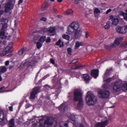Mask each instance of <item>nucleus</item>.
Returning a JSON list of instances; mask_svg holds the SVG:
<instances>
[{"label":"nucleus","mask_w":127,"mask_h":127,"mask_svg":"<svg viewBox=\"0 0 127 127\" xmlns=\"http://www.w3.org/2000/svg\"><path fill=\"white\" fill-rule=\"evenodd\" d=\"M44 87L46 89H48L50 88V86L48 85H46L44 86Z\"/></svg>","instance_id":"nucleus-54"},{"label":"nucleus","mask_w":127,"mask_h":127,"mask_svg":"<svg viewBox=\"0 0 127 127\" xmlns=\"http://www.w3.org/2000/svg\"><path fill=\"white\" fill-rule=\"evenodd\" d=\"M80 68V66L79 65L76 66L75 67V68L76 69H79Z\"/></svg>","instance_id":"nucleus-61"},{"label":"nucleus","mask_w":127,"mask_h":127,"mask_svg":"<svg viewBox=\"0 0 127 127\" xmlns=\"http://www.w3.org/2000/svg\"><path fill=\"white\" fill-rule=\"evenodd\" d=\"M74 36L75 38H78L80 32L78 30H75Z\"/></svg>","instance_id":"nucleus-31"},{"label":"nucleus","mask_w":127,"mask_h":127,"mask_svg":"<svg viewBox=\"0 0 127 127\" xmlns=\"http://www.w3.org/2000/svg\"><path fill=\"white\" fill-rule=\"evenodd\" d=\"M86 99L87 104L89 105H95L97 101V97L92 94L90 91L87 92Z\"/></svg>","instance_id":"nucleus-3"},{"label":"nucleus","mask_w":127,"mask_h":127,"mask_svg":"<svg viewBox=\"0 0 127 127\" xmlns=\"http://www.w3.org/2000/svg\"><path fill=\"white\" fill-rule=\"evenodd\" d=\"M78 116L77 115H71L70 116V118L72 121H74L75 120V119L78 118Z\"/></svg>","instance_id":"nucleus-25"},{"label":"nucleus","mask_w":127,"mask_h":127,"mask_svg":"<svg viewBox=\"0 0 127 127\" xmlns=\"http://www.w3.org/2000/svg\"><path fill=\"white\" fill-rule=\"evenodd\" d=\"M40 127H55L57 124L56 121L52 118L44 117L39 120Z\"/></svg>","instance_id":"nucleus-1"},{"label":"nucleus","mask_w":127,"mask_h":127,"mask_svg":"<svg viewBox=\"0 0 127 127\" xmlns=\"http://www.w3.org/2000/svg\"><path fill=\"white\" fill-rule=\"evenodd\" d=\"M111 69H107L106 72L105 73L103 76V78L104 79H105L107 77L109 74V72L111 71Z\"/></svg>","instance_id":"nucleus-23"},{"label":"nucleus","mask_w":127,"mask_h":127,"mask_svg":"<svg viewBox=\"0 0 127 127\" xmlns=\"http://www.w3.org/2000/svg\"><path fill=\"white\" fill-rule=\"evenodd\" d=\"M118 22L119 21L118 19L116 18H114L113 20L112 24L113 25H116L118 24Z\"/></svg>","instance_id":"nucleus-22"},{"label":"nucleus","mask_w":127,"mask_h":127,"mask_svg":"<svg viewBox=\"0 0 127 127\" xmlns=\"http://www.w3.org/2000/svg\"><path fill=\"white\" fill-rule=\"evenodd\" d=\"M5 55V53H4V51H1L0 50V57L3 56Z\"/></svg>","instance_id":"nucleus-43"},{"label":"nucleus","mask_w":127,"mask_h":127,"mask_svg":"<svg viewBox=\"0 0 127 127\" xmlns=\"http://www.w3.org/2000/svg\"><path fill=\"white\" fill-rule=\"evenodd\" d=\"M62 37L65 39L68 40L70 38L69 36L68 35L64 34L62 36Z\"/></svg>","instance_id":"nucleus-32"},{"label":"nucleus","mask_w":127,"mask_h":127,"mask_svg":"<svg viewBox=\"0 0 127 127\" xmlns=\"http://www.w3.org/2000/svg\"><path fill=\"white\" fill-rule=\"evenodd\" d=\"M73 100L78 101L79 102L77 106V108L80 109L83 106V100L82 99V94L81 91L78 89H75L74 92Z\"/></svg>","instance_id":"nucleus-2"},{"label":"nucleus","mask_w":127,"mask_h":127,"mask_svg":"<svg viewBox=\"0 0 127 127\" xmlns=\"http://www.w3.org/2000/svg\"><path fill=\"white\" fill-rule=\"evenodd\" d=\"M73 12V11L71 10H68L66 12L67 15H70L72 14Z\"/></svg>","instance_id":"nucleus-38"},{"label":"nucleus","mask_w":127,"mask_h":127,"mask_svg":"<svg viewBox=\"0 0 127 127\" xmlns=\"http://www.w3.org/2000/svg\"><path fill=\"white\" fill-rule=\"evenodd\" d=\"M121 46L123 48L127 47V41L122 43Z\"/></svg>","instance_id":"nucleus-34"},{"label":"nucleus","mask_w":127,"mask_h":127,"mask_svg":"<svg viewBox=\"0 0 127 127\" xmlns=\"http://www.w3.org/2000/svg\"><path fill=\"white\" fill-rule=\"evenodd\" d=\"M70 25L75 30H77L79 27L78 23L76 22H73L70 24Z\"/></svg>","instance_id":"nucleus-11"},{"label":"nucleus","mask_w":127,"mask_h":127,"mask_svg":"<svg viewBox=\"0 0 127 127\" xmlns=\"http://www.w3.org/2000/svg\"><path fill=\"white\" fill-rule=\"evenodd\" d=\"M42 44L40 42H38L37 43V47L38 49L40 48L42 46Z\"/></svg>","instance_id":"nucleus-40"},{"label":"nucleus","mask_w":127,"mask_h":127,"mask_svg":"<svg viewBox=\"0 0 127 127\" xmlns=\"http://www.w3.org/2000/svg\"><path fill=\"white\" fill-rule=\"evenodd\" d=\"M49 5V4L46 3L45 4H43L42 5L41 9L42 10H43L47 8Z\"/></svg>","instance_id":"nucleus-30"},{"label":"nucleus","mask_w":127,"mask_h":127,"mask_svg":"<svg viewBox=\"0 0 127 127\" xmlns=\"http://www.w3.org/2000/svg\"><path fill=\"white\" fill-rule=\"evenodd\" d=\"M5 89V87L4 86H3L2 87H1L0 88V90H4Z\"/></svg>","instance_id":"nucleus-59"},{"label":"nucleus","mask_w":127,"mask_h":127,"mask_svg":"<svg viewBox=\"0 0 127 127\" xmlns=\"http://www.w3.org/2000/svg\"><path fill=\"white\" fill-rule=\"evenodd\" d=\"M6 37L4 32L2 30H0V38L2 39Z\"/></svg>","instance_id":"nucleus-19"},{"label":"nucleus","mask_w":127,"mask_h":127,"mask_svg":"<svg viewBox=\"0 0 127 127\" xmlns=\"http://www.w3.org/2000/svg\"><path fill=\"white\" fill-rule=\"evenodd\" d=\"M98 69H95L93 70L91 73L92 76L96 78L98 76Z\"/></svg>","instance_id":"nucleus-14"},{"label":"nucleus","mask_w":127,"mask_h":127,"mask_svg":"<svg viewBox=\"0 0 127 127\" xmlns=\"http://www.w3.org/2000/svg\"><path fill=\"white\" fill-rule=\"evenodd\" d=\"M50 62L52 64H55V61L54 60L51 59L50 60Z\"/></svg>","instance_id":"nucleus-52"},{"label":"nucleus","mask_w":127,"mask_h":127,"mask_svg":"<svg viewBox=\"0 0 127 127\" xmlns=\"http://www.w3.org/2000/svg\"><path fill=\"white\" fill-rule=\"evenodd\" d=\"M75 4H77L78 3V1L77 0H75Z\"/></svg>","instance_id":"nucleus-62"},{"label":"nucleus","mask_w":127,"mask_h":127,"mask_svg":"<svg viewBox=\"0 0 127 127\" xmlns=\"http://www.w3.org/2000/svg\"><path fill=\"white\" fill-rule=\"evenodd\" d=\"M46 37L45 36L41 37L39 39V40L41 42H43L45 40Z\"/></svg>","instance_id":"nucleus-35"},{"label":"nucleus","mask_w":127,"mask_h":127,"mask_svg":"<svg viewBox=\"0 0 127 127\" xmlns=\"http://www.w3.org/2000/svg\"><path fill=\"white\" fill-rule=\"evenodd\" d=\"M40 20L41 21H46V19L45 18L42 17L40 19Z\"/></svg>","instance_id":"nucleus-48"},{"label":"nucleus","mask_w":127,"mask_h":127,"mask_svg":"<svg viewBox=\"0 0 127 127\" xmlns=\"http://www.w3.org/2000/svg\"><path fill=\"white\" fill-rule=\"evenodd\" d=\"M112 11V9H109L107 10L106 12V14H108L109 12H110Z\"/></svg>","instance_id":"nucleus-50"},{"label":"nucleus","mask_w":127,"mask_h":127,"mask_svg":"<svg viewBox=\"0 0 127 127\" xmlns=\"http://www.w3.org/2000/svg\"><path fill=\"white\" fill-rule=\"evenodd\" d=\"M31 106V104H27V105H26V108H28L29 107H30Z\"/></svg>","instance_id":"nucleus-60"},{"label":"nucleus","mask_w":127,"mask_h":127,"mask_svg":"<svg viewBox=\"0 0 127 127\" xmlns=\"http://www.w3.org/2000/svg\"><path fill=\"white\" fill-rule=\"evenodd\" d=\"M112 79L111 78H108L107 79L104 80V81L105 82H107L108 83H109L112 81Z\"/></svg>","instance_id":"nucleus-41"},{"label":"nucleus","mask_w":127,"mask_h":127,"mask_svg":"<svg viewBox=\"0 0 127 127\" xmlns=\"http://www.w3.org/2000/svg\"><path fill=\"white\" fill-rule=\"evenodd\" d=\"M82 45V42H79L78 41H77L75 43V48L77 49L80 46Z\"/></svg>","instance_id":"nucleus-27"},{"label":"nucleus","mask_w":127,"mask_h":127,"mask_svg":"<svg viewBox=\"0 0 127 127\" xmlns=\"http://www.w3.org/2000/svg\"><path fill=\"white\" fill-rule=\"evenodd\" d=\"M23 0H19L18 2V4H20L21 3H22L23 2Z\"/></svg>","instance_id":"nucleus-58"},{"label":"nucleus","mask_w":127,"mask_h":127,"mask_svg":"<svg viewBox=\"0 0 127 127\" xmlns=\"http://www.w3.org/2000/svg\"><path fill=\"white\" fill-rule=\"evenodd\" d=\"M79 127H85L82 124H81Z\"/></svg>","instance_id":"nucleus-64"},{"label":"nucleus","mask_w":127,"mask_h":127,"mask_svg":"<svg viewBox=\"0 0 127 127\" xmlns=\"http://www.w3.org/2000/svg\"><path fill=\"white\" fill-rule=\"evenodd\" d=\"M124 37H121L119 38H116L115 40L114 43L115 45H118L122 41ZM116 46V45H115Z\"/></svg>","instance_id":"nucleus-12"},{"label":"nucleus","mask_w":127,"mask_h":127,"mask_svg":"<svg viewBox=\"0 0 127 127\" xmlns=\"http://www.w3.org/2000/svg\"><path fill=\"white\" fill-rule=\"evenodd\" d=\"M9 110L11 111H13V107L12 106H11L9 107Z\"/></svg>","instance_id":"nucleus-56"},{"label":"nucleus","mask_w":127,"mask_h":127,"mask_svg":"<svg viewBox=\"0 0 127 127\" xmlns=\"http://www.w3.org/2000/svg\"><path fill=\"white\" fill-rule=\"evenodd\" d=\"M94 12L95 13H99L100 12V11L98 8H95V9Z\"/></svg>","instance_id":"nucleus-37"},{"label":"nucleus","mask_w":127,"mask_h":127,"mask_svg":"<svg viewBox=\"0 0 127 127\" xmlns=\"http://www.w3.org/2000/svg\"><path fill=\"white\" fill-rule=\"evenodd\" d=\"M77 60V59H74L72 61L71 63L75 64L78 61Z\"/></svg>","instance_id":"nucleus-47"},{"label":"nucleus","mask_w":127,"mask_h":127,"mask_svg":"<svg viewBox=\"0 0 127 127\" xmlns=\"http://www.w3.org/2000/svg\"><path fill=\"white\" fill-rule=\"evenodd\" d=\"M0 69L1 70L0 71L1 73L7 71V68L4 66L0 67Z\"/></svg>","instance_id":"nucleus-28"},{"label":"nucleus","mask_w":127,"mask_h":127,"mask_svg":"<svg viewBox=\"0 0 127 127\" xmlns=\"http://www.w3.org/2000/svg\"><path fill=\"white\" fill-rule=\"evenodd\" d=\"M14 119H12L9 121L8 127H14Z\"/></svg>","instance_id":"nucleus-18"},{"label":"nucleus","mask_w":127,"mask_h":127,"mask_svg":"<svg viewBox=\"0 0 127 127\" xmlns=\"http://www.w3.org/2000/svg\"><path fill=\"white\" fill-rule=\"evenodd\" d=\"M110 21L108 22H107L106 25L104 26V28L105 29H108L110 27Z\"/></svg>","instance_id":"nucleus-33"},{"label":"nucleus","mask_w":127,"mask_h":127,"mask_svg":"<svg viewBox=\"0 0 127 127\" xmlns=\"http://www.w3.org/2000/svg\"><path fill=\"white\" fill-rule=\"evenodd\" d=\"M67 122H62L60 123V127H66L67 126Z\"/></svg>","instance_id":"nucleus-29"},{"label":"nucleus","mask_w":127,"mask_h":127,"mask_svg":"<svg viewBox=\"0 0 127 127\" xmlns=\"http://www.w3.org/2000/svg\"><path fill=\"white\" fill-rule=\"evenodd\" d=\"M4 116L3 112L0 110V122L2 121L4 119Z\"/></svg>","instance_id":"nucleus-24"},{"label":"nucleus","mask_w":127,"mask_h":127,"mask_svg":"<svg viewBox=\"0 0 127 127\" xmlns=\"http://www.w3.org/2000/svg\"><path fill=\"white\" fill-rule=\"evenodd\" d=\"M26 47H23L18 52V54L19 55H22L23 54L25 53L27 51Z\"/></svg>","instance_id":"nucleus-15"},{"label":"nucleus","mask_w":127,"mask_h":127,"mask_svg":"<svg viewBox=\"0 0 127 127\" xmlns=\"http://www.w3.org/2000/svg\"><path fill=\"white\" fill-rule=\"evenodd\" d=\"M53 11L55 13H58V11L54 7H53Z\"/></svg>","instance_id":"nucleus-51"},{"label":"nucleus","mask_w":127,"mask_h":127,"mask_svg":"<svg viewBox=\"0 0 127 127\" xmlns=\"http://www.w3.org/2000/svg\"><path fill=\"white\" fill-rule=\"evenodd\" d=\"M83 78L85 81H86V83H88L90 80L89 77L87 74H84L83 75Z\"/></svg>","instance_id":"nucleus-20"},{"label":"nucleus","mask_w":127,"mask_h":127,"mask_svg":"<svg viewBox=\"0 0 127 127\" xmlns=\"http://www.w3.org/2000/svg\"><path fill=\"white\" fill-rule=\"evenodd\" d=\"M85 36L86 37L88 38V36L89 35L88 33L87 32H85Z\"/></svg>","instance_id":"nucleus-53"},{"label":"nucleus","mask_w":127,"mask_h":127,"mask_svg":"<svg viewBox=\"0 0 127 127\" xmlns=\"http://www.w3.org/2000/svg\"><path fill=\"white\" fill-rule=\"evenodd\" d=\"M46 42L47 43L50 42L51 41V39L50 37H47V39H45Z\"/></svg>","instance_id":"nucleus-46"},{"label":"nucleus","mask_w":127,"mask_h":127,"mask_svg":"<svg viewBox=\"0 0 127 127\" xmlns=\"http://www.w3.org/2000/svg\"><path fill=\"white\" fill-rule=\"evenodd\" d=\"M12 43H10L3 50L4 52V53H5V55L8 53L11 52L10 50L12 47Z\"/></svg>","instance_id":"nucleus-10"},{"label":"nucleus","mask_w":127,"mask_h":127,"mask_svg":"<svg viewBox=\"0 0 127 127\" xmlns=\"http://www.w3.org/2000/svg\"><path fill=\"white\" fill-rule=\"evenodd\" d=\"M105 120L102 121L100 123H97L95 125V127H104L108 124V122L109 120L108 119H106L105 117Z\"/></svg>","instance_id":"nucleus-7"},{"label":"nucleus","mask_w":127,"mask_h":127,"mask_svg":"<svg viewBox=\"0 0 127 127\" xmlns=\"http://www.w3.org/2000/svg\"><path fill=\"white\" fill-rule=\"evenodd\" d=\"M116 29L117 32L119 33H125L127 31V30H126L124 26L122 27L117 26L116 28Z\"/></svg>","instance_id":"nucleus-8"},{"label":"nucleus","mask_w":127,"mask_h":127,"mask_svg":"<svg viewBox=\"0 0 127 127\" xmlns=\"http://www.w3.org/2000/svg\"><path fill=\"white\" fill-rule=\"evenodd\" d=\"M67 33L69 34H72L75 31V30L70 25L67 27Z\"/></svg>","instance_id":"nucleus-16"},{"label":"nucleus","mask_w":127,"mask_h":127,"mask_svg":"<svg viewBox=\"0 0 127 127\" xmlns=\"http://www.w3.org/2000/svg\"><path fill=\"white\" fill-rule=\"evenodd\" d=\"M48 31L47 29L45 28H43L40 30V31L41 32V33H44L47 32Z\"/></svg>","instance_id":"nucleus-39"},{"label":"nucleus","mask_w":127,"mask_h":127,"mask_svg":"<svg viewBox=\"0 0 127 127\" xmlns=\"http://www.w3.org/2000/svg\"><path fill=\"white\" fill-rule=\"evenodd\" d=\"M7 28L6 25H3L1 27V30L3 31H4Z\"/></svg>","instance_id":"nucleus-42"},{"label":"nucleus","mask_w":127,"mask_h":127,"mask_svg":"<svg viewBox=\"0 0 127 127\" xmlns=\"http://www.w3.org/2000/svg\"><path fill=\"white\" fill-rule=\"evenodd\" d=\"M3 12V10H1L0 11V16L1 15Z\"/></svg>","instance_id":"nucleus-57"},{"label":"nucleus","mask_w":127,"mask_h":127,"mask_svg":"<svg viewBox=\"0 0 127 127\" xmlns=\"http://www.w3.org/2000/svg\"><path fill=\"white\" fill-rule=\"evenodd\" d=\"M26 66L28 67L27 62H22L20 65L19 66L18 68L19 69H21L23 68Z\"/></svg>","instance_id":"nucleus-21"},{"label":"nucleus","mask_w":127,"mask_h":127,"mask_svg":"<svg viewBox=\"0 0 127 127\" xmlns=\"http://www.w3.org/2000/svg\"><path fill=\"white\" fill-rule=\"evenodd\" d=\"M61 40L59 39L58 41L56 42V44L57 45H60V44L61 42Z\"/></svg>","instance_id":"nucleus-49"},{"label":"nucleus","mask_w":127,"mask_h":127,"mask_svg":"<svg viewBox=\"0 0 127 127\" xmlns=\"http://www.w3.org/2000/svg\"><path fill=\"white\" fill-rule=\"evenodd\" d=\"M67 52L68 53L70 54L71 55V52L72 51L71 49L70 48H69L67 49Z\"/></svg>","instance_id":"nucleus-45"},{"label":"nucleus","mask_w":127,"mask_h":127,"mask_svg":"<svg viewBox=\"0 0 127 127\" xmlns=\"http://www.w3.org/2000/svg\"><path fill=\"white\" fill-rule=\"evenodd\" d=\"M123 15L125 19L126 20L127 19V14L126 13H123Z\"/></svg>","instance_id":"nucleus-44"},{"label":"nucleus","mask_w":127,"mask_h":127,"mask_svg":"<svg viewBox=\"0 0 127 127\" xmlns=\"http://www.w3.org/2000/svg\"><path fill=\"white\" fill-rule=\"evenodd\" d=\"M123 90L127 91V83L124 84L123 86H122L120 85V83L118 82H116L114 85L113 89L114 91L116 92L119 91L121 88Z\"/></svg>","instance_id":"nucleus-4"},{"label":"nucleus","mask_w":127,"mask_h":127,"mask_svg":"<svg viewBox=\"0 0 127 127\" xmlns=\"http://www.w3.org/2000/svg\"><path fill=\"white\" fill-rule=\"evenodd\" d=\"M5 8L4 11L5 12H8L11 9L13 8V6L10 2H8L6 3L5 6Z\"/></svg>","instance_id":"nucleus-9"},{"label":"nucleus","mask_w":127,"mask_h":127,"mask_svg":"<svg viewBox=\"0 0 127 127\" xmlns=\"http://www.w3.org/2000/svg\"><path fill=\"white\" fill-rule=\"evenodd\" d=\"M59 108L61 111L64 112L67 110V107L65 104L63 103L59 107Z\"/></svg>","instance_id":"nucleus-13"},{"label":"nucleus","mask_w":127,"mask_h":127,"mask_svg":"<svg viewBox=\"0 0 127 127\" xmlns=\"http://www.w3.org/2000/svg\"><path fill=\"white\" fill-rule=\"evenodd\" d=\"M9 61H6L5 62V65L6 66H7L9 65Z\"/></svg>","instance_id":"nucleus-55"},{"label":"nucleus","mask_w":127,"mask_h":127,"mask_svg":"<svg viewBox=\"0 0 127 127\" xmlns=\"http://www.w3.org/2000/svg\"><path fill=\"white\" fill-rule=\"evenodd\" d=\"M40 90V88L38 87L34 88L31 93L30 98L32 99H34L36 95L39 92Z\"/></svg>","instance_id":"nucleus-6"},{"label":"nucleus","mask_w":127,"mask_h":127,"mask_svg":"<svg viewBox=\"0 0 127 127\" xmlns=\"http://www.w3.org/2000/svg\"><path fill=\"white\" fill-rule=\"evenodd\" d=\"M114 17L112 15L110 17V18L111 19H112Z\"/></svg>","instance_id":"nucleus-63"},{"label":"nucleus","mask_w":127,"mask_h":127,"mask_svg":"<svg viewBox=\"0 0 127 127\" xmlns=\"http://www.w3.org/2000/svg\"><path fill=\"white\" fill-rule=\"evenodd\" d=\"M116 47V46L114 44H112L110 46H108L107 45H105V48L107 49H110L111 47L114 48Z\"/></svg>","instance_id":"nucleus-26"},{"label":"nucleus","mask_w":127,"mask_h":127,"mask_svg":"<svg viewBox=\"0 0 127 127\" xmlns=\"http://www.w3.org/2000/svg\"><path fill=\"white\" fill-rule=\"evenodd\" d=\"M36 63V61L35 60H32L31 62H27L28 67L32 66L35 65V63Z\"/></svg>","instance_id":"nucleus-17"},{"label":"nucleus","mask_w":127,"mask_h":127,"mask_svg":"<svg viewBox=\"0 0 127 127\" xmlns=\"http://www.w3.org/2000/svg\"><path fill=\"white\" fill-rule=\"evenodd\" d=\"M55 29L54 28L51 27L49 30V31L50 33H53L55 31Z\"/></svg>","instance_id":"nucleus-36"},{"label":"nucleus","mask_w":127,"mask_h":127,"mask_svg":"<svg viewBox=\"0 0 127 127\" xmlns=\"http://www.w3.org/2000/svg\"><path fill=\"white\" fill-rule=\"evenodd\" d=\"M110 95V93L108 91L104 90H100L98 91V96L101 98H107Z\"/></svg>","instance_id":"nucleus-5"}]
</instances>
